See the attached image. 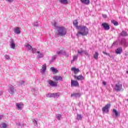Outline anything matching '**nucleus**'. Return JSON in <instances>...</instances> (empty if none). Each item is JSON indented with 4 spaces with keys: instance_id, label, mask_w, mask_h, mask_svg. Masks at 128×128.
<instances>
[{
    "instance_id": "f257e3e1",
    "label": "nucleus",
    "mask_w": 128,
    "mask_h": 128,
    "mask_svg": "<svg viewBox=\"0 0 128 128\" xmlns=\"http://www.w3.org/2000/svg\"><path fill=\"white\" fill-rule=\"evenodd\" d=\"M78 30L79 31H78V34H76V36H79L80 34L81 36H87L88 34V28L86 26H81Z\"/></svg>"
},
{
    "instance_id": "f03ea898",
    "label": "nucleus",
    "mask_w": 128,
    "mask_h": 128,
    "mask_svg": "<svg viewBox=\"0 0 128 128\" xmlns=\"http://www.w3.org/2000/svg\"><path fill=\"white\" fill-rule=\"evenodd\" d=\"M58 34L62 36H66V30L64 27H58L57 28Z\"/></svg>"
},
{
    "instance_id": "7ed1b4c3",
    "label": "nucleus",
    "mask_w": 128,
    "mask_h": 128,
    "mask_svg": "<svg viewBox=\"0 0 128 128\" xmlns=\"http://www.w3.org/2000/svg\"><path fill=\"white\" fill-rule=\"evenodd\" d=\"M114 90L116 92H120V90H122V84L120 82H118L115 84Z\"/></svg>"
},
{
    "instance_id": "20e7f679",
    "label": "nucleus",
    "mask_w": 128,
    "mask_h": 128,
    "mask_svg": "<svg viewBox=\"0 0 128 128\" xmlns=\"http://www.w3.org/2000/svg\"><path fill=\"white\" fill-rule=\"evenodd\" d=\"M47 82L48 84V86H52V88L58 86V84H56V82H54L52 80H48Z\"/></svg>"
},
{
    "instance_id": "39448f33",
    "label": "nucleus",
    "mask_w": 128,
    "mask_h": 128,
    "mask_svg": "<svg viewBox=\"0 0 128 128\" xmlns=\"http://www.w3.org/2000/svg\"><path fill=\"white\" fill-rule=\"evenodd\" d=\"M74 86L75 88L80 86V84H78V82L76 80H71V87L73 88Z\"/></svg>"
},
{
    "instance_id": "423d86ee",
    "label": "nucleus",
    "mask_w": 128,
    "mask_h": 128,
    "mask_svg": "<svg viewBox=\"0 0 128 128\" xmlns=\"http://www.w3.org/2000/svg\"><path fill=\"white\" fill-rule=\"evenodd\" d=\"M110 108V104H107L105 106L102 108V111L103 112H108V108Z\"/></svg>"
},
{
    "instance_id": "0eeeda50",
    "label": "nucleus",
    "mask_w": 128,
    "mask_h": 128,
    "mask_svg": "<svg viewBox=\"0 0 128 128\" xmlns=\"http://www.w3.org/2000/svg\"><path fill=\"white\" fill-rule=\"evenodd\" d=\"M102 26L105 30H108L110 28V25L108 23H102Z\"/></svg>"
},
{
    "instance_id": "6e6552de",
    "label": "nucleus",
    "mask_w": 128,
    "mask_h": 128,
    "mask_svg": "<svg viewBox=\"0 0 128 128\" xmlns=\"http://www.w3.org/2000/svg\"><path fill=\"white\" fill-rule=\"evenodd\" d=\"M37 58L40 59L44 58V54L42 52H40V51H37Z\"/></svg>"
},
{
    "instance_id": "1a4fd4ad",
    "label": "nucleus",
    "mask_w": 128,
    "mask_h": 128,
    "mask_svg": "<svg viewBox=\"0 0 128 128\" xmlns=\"http://www.w3.org/2000/svg\"><path fill=\"white\" fill-rule=\"evenodd\" d=\"M46 64H44L42 66V68L40 69V72L41 74H44V72H46Z\"/></svg>"
},
{
    "instance_id": "9d476101",
    "label": "nucleus",
    "mask_w": 128,
    "mask_h": 128,
    "mask_svg": "<svg viewBox=\"0 0 128 128\" xmlns=\"http://www.w3.org/2000/svg\"><path fill=\"white\" fill-rule=\"evenodd\" d=\"M121 44L122 46H128V42H126V39L123 38L121 40Z\"/></svg>"
},
{
    "instance_id": "9b49d317",
    "label": "nucleus",
    "mask_w": 128,
    "mask_h": 128,
    "mask_svg": "<svg viewBox=\"0 0 128 128\" xmlns=\"http://www.w3.org/2000/svg\"><path fill=\"white\" fill-rule=\"evenodd\" d=\"M73 24L74 26L76 28L77 30H78V28H80V26H78V20H74V22H73Z\"/></svg>"
},
{
    "instance_id": "f8f14e48",
    "label": "nucleus",
    "mask_w": 128,
    "mask_h": 128,
    "mask_svg": "<svg viewBox=\"0 0 128 128\" xmlns=\"http://www.w3.org/2000/svg\"><path fill=\"white\" fill-rule=\"evenodd\" d=\"M72 72H73L75 74H76L80 72V69L76 68V67H72L71 68Z\"/></svg>"
},
{
    "instance_id": "ddd939ff",
    "label": "nucleus",
    "mask_w": 128,
    "mask_h": 128,
    "mask_svg": "<svg viewBox=\"0 0 128 128\" xmlns=\"http://www.w3.org/2000/svg\"><path fill=\"white\" fill-rule=\"evenodd\" d=\"M122 52V47H119L116 50V54H120Z\"/></svg>"
},
{
    "instance_id": "4468645a",
    "label": "nucleus",
    "mask_w": 128,
    "mask_h": 128,
    "mask_svg": "<svg viewBox=\"0 0 128 128\" xmlns=\"http://www.w3.org/2000/svg\"><path fill=\"white\" fill-rule=\"evenodd\" d=\"M75 78H76L78 80H84V77L82 75H80L78 76H75Z\"/></svg>"
},
{
    "instance_id": "2eb2a0df",
    "label": "nucleus",
    "mask_w": 128,
    "mask_h": 128,
    "mask_svg": "<svg viewBox=\"0 0 128 128\" xmlns=\"http://www.w3.org/2000/svg\"><path fill=\"white\" fill-rule=\"evenodd\" d=\"M16 104L18 110H22V108L24 107V104L22 103H16Z\"/></svg>"
},
{
    "instance_id": "dca6fc26",
    "label": "nucleus",
    "mask_w": 128,
    "mask_h": 128,
    "mask_svg": "<svg viewBox=\"0 0 128 128\" xmlns=\"http://www.w3.org/2000/svg\"><path fill=\"white\" fill-rule=\"evenodd\" d=\"M53 78L56 82H58V80H62V78L61 76H56L53 77Z\"/></svg>"
},
{
    "instance_id": "f3484780",
    "label": "nucleus",
    "mask_w": 128,
    "mask_h": 128,
    "mask_svg": "<svg viewBox=\"0 0 128 128\" xmlns=\"http://www.w3.org/2000/svg\"><path fill=\"white\" fill-rule=\"evenodd\" d=\"M57 54L65 56L66 51L64 50H60L56 52Z\"/></svg>"
},
{
    "instance_id": "a211bd4d",
    "label": "nucleus",
    "mask_w": 128,
    "mask_h": 128,
    "mask_svg": "<svg viewBox=\"0 0 128 128\" xmlns=\"http://www.w3.org/2000/svg\"><path fill=\"white\" fill-rule=\"evenodd\" d=\"M10 88V90L9 92H10V94H14V92H16V90H14V86H9Z\"/></svg>"
},
{
    "instance_id": "6ab92c4d",
    "label": "nucleus",
    "mask_w": 128,
    "mask_h": 128,
    "mask_svg": "<svg viewBox=\"0 0 128 128\" xmlns=\"http://www.w3.org/2000/svg\"><path fill=\"white\" fill-rule=\"evenodd\" d=\"M14 34H20V28L18 27L14 29Z\"/></svg>"
},
{
    "instance_id": "aec40b11",
    "label": "nucleus",
    "mask_w": 128,
    "mask_h": 128,
    "mask_svg": "<svg viewBox=\"0 0 128 128\" xmlns=\"http://www.w3.org/2000/svg\"><path fill=\"white\" fill-rule=\"evenodd\" d=\"M71 96L74 98H80V93H74L71 94Z\"/></svg>"
},
{
    "instance_id": "412c9836",
    "label": "nucleus",
    "mask_w": 128,
    "mask_h": 128,
    "mask_svg": "<svg viewBox=\"0 0 128 128\" xmlns=\"http://www.w3.org/2000/svg\"><path fill=\"white\" fill-rule=\"evenodd\" d=\"M60 4H68V0H58Z\"/></svg>"
},
{
    "instance_id": "4be33fe9",
    "label": "nucleus",
    "mask_w": 128,
    "mask_h": 128,
    "mask_svg": "<svg viewBox=\"0 0 128 128\" xmlns=\"http://www.w3.org/2000/svg\"><path fill=\"white\" fill-rule=\"evenodd\" d=\"M81 2L84 4L88 5L90 4V0H80Z\"/></svg>"
},
{
    "instance_id": "5701e85b",
    "label": "nucleus",
    "mask_w": 128,
    "mask_h": 128,
    "mask_svg": "<svg viewBox=\"0 0 128 128\" xmlns=\"http://www.w3.org/2000/svg\"><path fill=\"white\" fill-rule=\"evenodd\" d=\"M120 36H128V33L126 32V31H122V32H120Z\"/></svg>"
},
{
    "instance_id": "b1692460",
    "label": "nucleus",
    "mask_w": 128,
    "mask_h": 128,
    "mask_svg": "<svg viewBox=\"0 0 128 128\" xmlns=\"http://www.w3.org/2000/svg\"><path fill=\"white\" fill-rule=\"evenodd\" d=\"M98 55H99L98 52H95V54H94V58L95 60H98Z\"/></svg>"
},
{
    "instance_id": "393cba45",
    "label": "nucleus",
    "mask_w": 128,
    "mask_h": 128,
    "mask_svg": "<svg viewBox=\"0 0 128 128\" xmlns=\"http://www.w3.org/2000/svg\"><path fill=\"white\" fill-rule=\"evenodd\" d=\"M112 114H115L116 116H118V112L116 109L112 110Z\"/></svg>"
},
{
    "instance_id": "a878e982",
    "label": "nucleus",
    "mask_w": 128,
    "mask_h": 128,
    "mask_svg": "<svg viewBox=\"0 0 128 128\" xmlns=\"http://www.w3.org/2000/svg\"><path fill=\"white\" fill-rule=\"evenodd\" d=\"M78 55L74 56L73 59L71 61V63L72 64V62H75V60H78Z\"/></svg>"
},
{
    "instance_id": "bb28decb",
    "label": "nucleus",
    "mask_w": 128,
    "mask_h": 128,
    "mask_svg": "<svg viewBox=\"0 0 128 128\" xmlns=\"http://www.w3.org/2000/svg\"><path fill=\"white\" fill-rule=\"evenodd\" d=\"M60 96V93H53V98H56Z\"/></svg>"
},
{
    "instance_id": "cd10ccee",
    "label": "nucleus",
    "mask_w": 128,
    "mask_h": 128,
    "mask_svg": "<svg viewBox=\"0 0 128 128\" xmlns=\"http://www.w3.org/2000/svg\"><path fill=\"white\" fill-rule=\"evenodd\" d=\"M46 98H53L54 96V93H48L46 94Z\"/></svg>"
},
{
    "instance_id": "c85d7f7f",
    "label": "nucleus",
    "mask_w": 128,
    "mask_h": 128,
    "mask_svg": "<svg viewBox=\"0 0 128 128\" xmlns=\"http://www.w3.org/2000/svg\"><path fill=\"white\" fill-rule=\"evenodd\" d=\"M50 70H52V72H55L56 74V72H58V70L56 69V68H54V67H51Z\"/></svg>"
},
{
    "instance_id": "c756f323",
    "label": "nucleus",
    "mask_w": 128,
    "mask_h": 128,
    "mask_svg": "<svg viewBox=\"0 0 128 128\" xmlns=\"http://www.w3.org/2000/svg\"><path fill=\"white\" fill-rule=\"evenodd\" d=\"M82 116L81 114H77V120H82Z\"/></svg>"
},
{
    "instance_id": "7c9ffc66",
    "label": "nucleus",
    "mask_w": 128,
    "mask_h": 128,
    "mask_svg": "<svg viewBox=\"0 0 128 128\" xmlns=\"http://www.w3.org/2000/svg\"><path fill=\"white\" fill-rule=\"evenodd\" d=\"M56 118L58 120H60V118H62V114H56Z\"/></svg>"
},
{
    "instance_id": "2f4dec72",
    "label": "nucleus",
    "mask_w": 128,
    "mask_h": 128,
    "mask_svg": "<svg viewBox=\"0 0 128 128\" xmlns=\"http://www.w3.org/2000/svg\"><path fill=\"white\" fill-rule=\"evenodd\" d=\"M111 22L113 24H114V26H118V22L114 20H112Z\"/></svg>"
},
{
    "instance_id": "473e14b6",
    "label": "nucleus",
    "mask_w": 128,
    "mask_h": 128,
    "mask_svg": "<svg viewBox=\"0 0 128 128\" xmlns=\"http://www.w3.org/2000/svg\"><path fill=\"white\" fill-rule=\"evenodd\" d=\"M10 48H11L14 50V48H16V44H14V43L13 42H12L10 44Z\"/></svg>"
},
{
    "instance_id": "72a5a7b5",
    "label": "nucleus",
    "mask_w": 128,
    "mask_h": 128,
    "mask_svg": "<svg viewBox=\"0 0 128 128\" xmlns=\"http://www.w3.org/2000/svg\"><path fill=\"white\" fill-rule=\"evenodd\" d=\"M33 124L34 125V126H38V121L36 120H33Z\"/></svg>"
},
{
    "instance_id": "f704fd0d",
    "label": "nucleus",
    "mask_w": 128,
    "mask_h": 128,
    "mask_svg": "<svg viewBox=\"0 0 128 128\" xmlns=\"http://www.w3.org/2000/svg\"><path fill=\"white\" fill-rule=\"evenodd\" d=\"M118 41L114 42L112 44V46H118Z\"/></svg>"
},
{
    "instance_id": "c9c22d12",
    "label": "nucleus",
    "mask_w": 128,
    "mask_h": 128,
    "mask_svg": "<svg viewBox=\"0 0 128 128\" xmlns=\"http://www.w3.org/2000/svg\"><path fill=\"white\" fill-rule=\"evenodd\" d=\"M78 54H80V56H82V54H84V50H78Z\"/></svg>"
},
{
    "instance_id": "e433bc0d",
    "label": "nucleus",
    "mask_w": 128,
    "mask_h": 128,
    "mask_svg": "<svg viewBox=\"0 0 128 128\" xmlns=\"http://www.w3.org/2000/svg\"><path fill=\"white\" fill-rule=\"evenodd\" d=\"M56 55H54L52 56V58L51 60V62H54L56 60Z\"/></svg>"
},
{
    "instance_id": "4c0bfd02",
    "label": "nucleus",
    "mask_w": 128,
    "mask_h": 128,
    "mask_svg": "<svg viewBox=\"0 0 128 128\" xmlns=\"http://www.w3.org/2000/svg\"><path fill=\"white\" fill-rule=\"evenodd\" d=\"M25 46L28 48V50H32V46L28 44L25 45Z\"/></svg>"
},
{
    "instance_id": "58836bf2",
    "label": "nucleus",
    "mask_w": 128,
    "mask_h": 128,
    "mask_svg": "<svg viewBox=\"0 0 128 128\" xmlns=\"http://www.w3.org/2000/svg\"><path fill=\"white\" fill-rule=\"evenodd\" d=\"M2 126L3 128H6L8 127V126L6 125V123H3L2 124Z\"/></svg>"
},
{
    "instance_id": "ea45409f",
    "label": "nucleus",
    "mask_w": 128,
    "mask_h": 128,
    "mask_svg": "<svg viewBox=\"0 0 128 128\" xmlns=\"http://www.w3.org/2000/svg\"><path fill=\"white\" fill-rule=\"evenodd\" d=\"M4 57L6 60H10V56H8V55H5Z\"/></svg>"
},
{
    "instance_id": "a19ab883",
    "label": "nucleus",
    "mask_w": 128,
    "mask_h": 128,
    "mask_svg": "<svg viewBox=\"0 0 128 128\" xmlns=\"http://www.w3.org/2000/svg\"><path fill=\"white\" fill-rule=\"evenodd\" d=\"M102 53L104 54H106V56H110V54L107 53L106 52H104H104H102Z\"/></svg>"
},
{
    "instance_id": "79ce46f5",
    "label": "nucleus",
    "mask_w": 128,
    "mask_h": 128,
    "mask_svg": "<svg viewBox=\"0 0 128 128\" xmlns=\"http://www.w3.org/2000/svg\"><path fill=\"white\" fill-rule=\"evenodd\" d=\"M34 26H38V22L34 24Z\"/></svg>"
},
{
    "instance_id": "37998d69",
    "label": "nucleus",
    "mask_w": 128,
    "mask_h": 128,
    "mask_svg": "<svg viewBox=\"0 0 128 128\" xmlns=\"http://www.w3.org/2000/svg\"><path fill=\"white\" fill-rule=\"evenodd\" d=\"M32 52H36V48H32Z\"/></svg>"
},
{
    "instance_id": "c03bdc74",
    "label": "nucleus",
    "mask_w": 128,
    "mask_h": 128,
    "mask_svg": "<svg viewBox=\"0 0 128 128\" xmlns=\"http://www.w3.org/2000/svg\"><path fill=\"white\" fill-rule=\"evenodd\" d=\"M83 54H86V56H88V52L86 51H83Z\"/></svg>"
},
{
    "instance_id": "a18cd8bd",
    "label": "nucleus",
    "mask_w": 128,
    "mask_h": 128,
    "mask_svg": "<svg viewBox=\"0 0 128 128\" xmlns=\"http://www.w3.org/2000/svg\"><path fill=\"white\" fill-rule=\"evenodd\" d=\"M6 2H12L14 0H6Z\"/></svg>"
},
{
    "instance_id": "49530a36",
    "label": "nucleus",
    "mask_w": 128,
    "mask_h": 128,
    "mask_svg": "<svg viewBox=\"0 0 128 128\" xmlns=\"http://www.w3.org/2000/svg\"><path fill=\"white\" fill-rule=\"evenodd\" d=\"M102 16L104 18H106V14H102Z\"/></svg>"
},
{
    "instance_id": "de8ad7c7",
    "label": "nucleus",
    "mask_w": 128,
    "mask_h": 128,
    "mask_svg": "<svg viewBox=\"0 0 128 128\" xmlns=\"http://www.w3.org/2000/svg\"><path fill=\"white\" fill-rule=\"evenodd\" d=\"M102 84H103L104 86H106V82H103Z\"/></svg>"
},
{
    "instance_id": "09e8293b",
    "label": "nucleus",
    "mask_w": 128,
    "mask_h": 128,
    "mask_svg": "<svg viewBox=\"0 0 128 128\" xmlns=\"http://www.w3.org/2000/svg\"><path fill=\"white\" fill-rule=\"evenodd\" d=\"M54 26H56V22H54Z\"/></svg>"
},
{
    "instance_id": "8fccbe9b",
    "label": "nucleus",
    "mask_w": 128,
    "mask_h": 128,
    "mask_svg": "<svg viewBox=\"0 0 128 128\" xmlns=\"http://www.w3.org/2000/svg\"><path fill=\"white\" fill-rule=\"evenodd\" d=\"M21 84H24V81H22Z\"/></svg>"
},
{
    "instance_id": "3c124183",
    "label": "nucleus",
    "mask_w": 128,
    "mask_h": 128,
    "mask_svg": "<svg viewBox=\"0 0 128 128\" xmlns=\"http://www.w3.org/2000/svg\"><path fill=\"white\" fill-rule=\"evenodd\" d=\"M2 120V116H0V120Z\"/></svg>"
},
{
    "instance_id": "603ef678",
    "label": "nucleus",
    "mask_w": 128,
    "mask_h": 128,
    "mask_svg": "<svg viewBox=\"0 0 128 128\" xmlns=\"http://www.w3.org/2000/svg\"><path fill=\"white\" fill-rule=\"evenodd\" d=\"M126 74H128V71H126Z\"/></svg>"
},
{
    "instance_id": "864d4df0",
    "label": "nucleus",
    "mask_w": 128,
    "mask_h": 128,
    "mask_svg": "<svg viewBox=\"0 0 128 128\" xmlns=\"http://www.w3.org/2000/svg\"><path fill=\"white\" fill-rule=\"evenodd\" d=\"M36 106H38V104H36Z\"/></svg>"
}]
</instances>
